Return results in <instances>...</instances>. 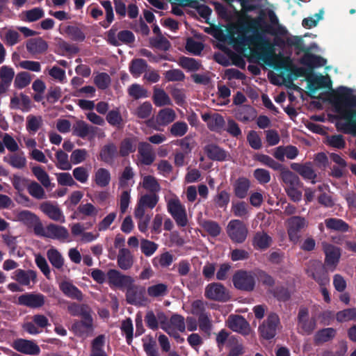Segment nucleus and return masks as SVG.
<instances>
[{"label": "nucleus", "instance_id": "obj_1", "mask_svg": "<svg viewBox=\"0 0 356 356\" xmlns=\"http://www.w3.org/2000/svg\"><path fill=\"white\" fill-rule=\"evenodd\" d=\"M267 16L268 22L266 19L252 17L245 14L244 19L246 22L240 19L237 26H234L238 33L237 38H234V33H231V31L229 30L230 39L236 49H243L252 45L257 50V57L264 62L273 55L275 50L274 44L266 35H284L286 33V29L280 24L279 19L274 10H267Z\"/></svg>", "mask_w": 356, "mask_h": 356}, {"label": "nucleus", "instance_id": "obj_2", "mask_svg": "<svg viewBox=\"0 0 356 356\" xmlns=\"http://www.w3.org/2000/svg\"><path fill=\"white\" fill-rule=\"evenodd\" d=\"M330 102L346 122L337 127L338 129L346 134L356 135V95L353 90L339 86L330 96Z\"/></svg>", "mask_w": 356, "mask_h": 356}, {"label": "nucleus", "instance_id": "obj_3", "mask_svg": "<svg viewBox=\"0 0 356 356\" xmlns=\"http://www.w3.org/2000/svg\"><path fill=\"white\" fill-rule=\"evenodd\" d=\"M192 314L197 318L200 330L209 337L213 327L212 320L210 313L207 311L202 300H197L193 302Z\"/></svg>", "mask_w": 356, "mask_h": 356}, {"label": "nucleus", "instance_id": "obj_4", "mask_svg": "<svg viewBox=\"0 0 356 356\" xmlns=\"http://www.w3.org/2000/svg\"><path fill=\"white\" fill-rule=\"evenodd\" d=\"M234 286L240 291L251 292L256 285L255 273L245 270H238L232 276Z\"/></svg>", "mask_w": 356, "mask_h": 356}, {"label": "nucleus", "instance_id": "obj_5", "mask_svg": "<svg viewBox=\"0 0 356 356\" xmlns=\"http://www.w3.org/2000/svg\"><path fill=\"white\" fill-rule=\"evenodd\" d=\"M286 223L289 240L297 243L301 237V233L307 227L308 221L304 217L293 216L289 218Z\"/></svg>", "mask_w": 356, "mask_h": 356}, {"label": "nucleus", "instance_id": "obj_6", "mask_svg": "<svg viewBox=\"0 0 356 356\" xmlns=\"http://www.w3.org/2000/svg\"><path fill=\"white\" fill-rule=\"evenodd\" d=\"M204 296L211 300L225 302L230 299L229 291L220 282H212L205 287Z\"/></svg>", "mask_w": 356, "mask_h": 356}, {"label": "nucleus", "instance_id": "obj_7", "mask_svg": "<svg viewBox=\"0 0 356 356\" xmlns=\"http://www.w3.org/2000/svg\"><path fill=\"white\" fill-rule=\"evenodd\" d=\"M298 326L300 329V333L310 335L316 327L317 320L316 316L309 318V309L301 307L298 314Z\"/></svg>", "mask_w": 356, "mask_h": 356}, {"label": "nucleus", "instance_id": "obj_8", "mask_svg": "<svg viewBox=\"0 0 356 356\" xmlns=\"http://www.w3.org/2000/svg\"><path fill=\"white\" fill-rule=\"evenodd\" d=\"M167 209L179 227H183L187 225L188 218L186 209L179 199L170 200L167 204Z\"/></svg>", "mask_w": 356, "mask_h": 356}, {"label": "nucleus", "instance_id": "obj_9", "mask_svg": "<svg viewBox=\"0 0 356 356\" xmlns=\"http://www.w3.org/2000/svg\"><path fill=\"white\" fill-rule=\"evenodd\" d=\"M227 232L233 242L242 243L247 238L248 230L243 221L236 219L229 222Z\"/></svg>", "mask_w": 356, "mask_h": 356}, {"label": "nucleus", "instance_id": "obj_10", "mask_svg": "<svg viewBox=\"0 0 356 356\" xmlns=\"http://www.w3.org/2000/svg\"><path fill=\"white\" fill-rule=\"evenodd\" d=\"M280 323V318L277 314L270 313L268 314L266 319L259 326L261 336L267 340L274 338Z\"/></svg>", "mask_w": 356, "mask_h": 356}, {"label": "nucleus", "instance_id": "obj_11", "mask_svg": "<svg viewBox=\"0 0 356 356\" xmlns=\"http://www.w3.org/2000/svg\"><path fill=\"white\" fill-rule=\"evenodd\" d=\"M12 347L17 352L25 355H38L40 353V348L36 343L25 339L14 340Z\"/></svg>", "mask_w": 356, "mask_h": 356}, {"label": "nucleus", "instance_id": "obj_12", "mask_svg": "<svg viewBox=\"0 0 356 356\" xmlns=\"http://www.w3.org/2000/svg\"><path fill=\"white\" fill-rule=\"evenodd\" d=\"M44 302L45 296L42 293H26L17 299L18 305L33 309L42 307Z\"/></svg>", "mask_w": 356, "mask_h": 356}, {"label": "nucleus", "instance_id": "obj_13", "mask_svg": "<svg viewBox=\"0 0 356 356\" xmlns=\"http://www.w3.org/2000/svg\"><path fill=\"white\" fill-rule=\"evenodd\" d=\"M126 301L133 305L142 304L145 300L144 287L134 284V282L127 286Z\"/></svg>", "mask_w": 356, "mask_h": 356}, {"label": "nucleus", "instance_id": "obj_14", "mask_svg": "<svg viewBox=\"0 0 356 356\" xmlns=\"http://www.w3.org/2000/svg\"><path fill=\"white\" fill-rule=\"evenodd\" d=\"M72 330L79 337L88 336L89 333L93 331L92 315L84 316L80 321H75L72 325Z\"/></svg>", "mask_w": 356, "mask_h": 356}, {"label": "nucleus", "instance_id": "obj_15", "mask_svg": "<svg viewBox=\"0 0 356 356\" xmlns=\"http://www.w3.org/2000/svg\"><path fill=\"white\" fill-rule=\"evenodd\" d=\"M107 277L109 285L118 288L127 287L128 284L134 282L131 276L123 275L115 269H110L107 273Z\"/></svg>", "mask_w": 356, "mask_h": 356}, {"label": "nucleus", "instance_id": "obj_16", "mask_svg": "<svg viewBox=\"0 0 356 356\" xmlns=\"http://www.w3.org/2000/svg\"><path fill=\"white\" fill-rule=\"evenodd\" d=\"M307 88L311 94L316 93L319 89L330 88L332 87L331 81L330 79L327 81V78L323 75L317 76L312 74L310 76L307 77Z\"/></svg>", "mask_w": 356, "mask_h": 356}, {"label": "nucleus", "instance_id": "obj_17", "mask_svg": "<svg viewBox=\"0 0 356 356\" xmlns=\"http://www.w3.org/2000/svg\"><path fill=\"white\" fill-rule=\"evenodd\" d=\"M227 326L232 331L243 334H247L249 332L248 322L240 315H230L228 318Z\"/></svg>", "mask_w": 356, "mask_h": 356}, {"label": "nucleus", "instance_id": "obj_18", "mask_svg": "<svg viewBox=\"0 0 356 356\" xmlns=\"http://www.w3.org/2000/svg\"><path fill=\"white\" fill-rule=\"evenodd\" d=\"M40 210L50 219L60 222H65V216L57 205H54L49 202H45L40 204Z\"/></svg>", "mask_w": 356, "mask_h": 356}, {"label": "nucleus", "instance_id": "obj_19", "mask_svg": "<svg viewBox=\"0 0 356 356\" xmlns=\"http://www.w3.org/2000/svg\"><path fill=\"white\" fill-rule=\"evenodd\" d=\"M138 152L140 163L145 165H150L155 160V154L152 146L147 142H140L138 144Z\"/></svg>", "mask_w": 356, "mask_h": 356}, {"label": "nucleus", "instance_id": "obj_20", "mask_svg": "<svg viewBox=\"0 0 356 356\" xmlns=\"http://www.w3.org/2000/svg\"><path fill=\"white\" fill-rule=\"evenodd\" d=\"M204 152L209 159L216 161H226L228 156L227 152L223 148L214 143L205 145Z\"/></svg>", "mask_w": 356, "mask_h": 356}, {"label": "nucleus", "instance_id": "obj_21", "mask_svg": "<svg viewBox=\"0 0 356 356\" xmlns=\"http://www.w3.org/2000/svg\"><path fill=\"white\" fill-rule=\"evenodd\" d=\"M300 63L307 66L311 73L314 68L324 66L326 63V60L320 56L308 51L300 58Z\"/></svg>", "mask_w": 356, "mask_h": 356}, {"label": "nucleus", "instance_id": "obj_22", "mask_svg": "<svg viewBox=\"0 0 356 356\" xmlns=\"http://www.w3.org/2000/svg\"><path fill=\"white\" fill-rule=\"evenodd\" d=\"M13 278L20 285L29 286L31 281L33 283L36 282L37 274L33 270H25L23 269H17L14 273Z\"/></svg>", "mask_w": 356, "mask_h": 356}, {"label": "nucleus", "instance_id": "obj_23", "mask_svg": "<svg viewBox=\"0 0 356 356\" xmlns=\"http://www.w3.org/2000/svg\"><path fill=\"white\" fill-rule=\"evenodd\" d=\"M291 168L301 175L303 179L312 180L313 184L315 183L314 179L316 178V174L313 170L310 162L305 164L293 163H291Z\"/></svg>", "mask_w": 356, "mask_h": 356}, {"label": "nucleus", "instance_id": "obj_24", "mask_svg": "<svg viewBox=\"0 0 356 356\" xmlns=\"http://www.w3.org/2000/svg\"><path fill=\"white\" fill-rule=\"evenodd\" d=\"M134 262V255L129 249L122 248L119 250L117 263L120 269L123 270L130 269L133 266Z\"/></svg>", "mask_w": 356, "mask_h": 356}, {"label": "nucleus", "instance_id": "obj_25", "mask_svg": "<svg viewBox=\"0 0 356 356\" xmlns=\"http://www.w3.org/2000/svg\"><path fill=\"white\" fill-rule=\"evenodd\" d=\"M250 181L245 177H238L233 184V190L234 195L239 199H244L248 194L250 188Z\"/></svg>", "mask_w": 356, "mask_h": 356}, {"label": "nucleus", "instance_id": "obj_26", "mask_svg": "<svg viewBox=\"0 0 356 356\" xmlns=\"http://www.w3.org/2000/svg\"><path fill=\"white\" fill-rule=\"evenodd\" d=\"M74 134L81 138L88 136H94L96 134L97 127L89 125L85 121L78 120L74 125Z\"/></svg>", "mask_w": 356, "mask_h": 356}, {"label": "nucleus", "instance_id": "obj_27", "mask_svg": "<svg viewBox=\"0 0 356 356\" xmlns=\"http://www.w3.org/2000/svg\"><path fill=\"white\" fill-rule=\"evenodd\" d=\"M118 152L116 145L113 143L105 145L99 152V158L101 161L105 163L111 165L114 162L115 159L118 156Z\"/></svg>", "mask_w": 356, "mask_h": 356}, {"label": "nucleus", "instance_id": "obj_28", "mask_svg": "<svg viewBox=\"0 0 356 356\" xmlns=\"http://www.w3.org/2000/svg\"><path fill=\"white\" fill-rule=\"evenodd\" d=\"M47 238L65 241L69 237L68 230L63 226L51 223L47 226Z\"/></svg>", "mask_w": 356, "mask_h": 356}, {"label": "nucleus", "instance_id": "obj_29", "mask_svg": "<svg viewBox=\"0 0 356 356\" xmlns=\"http://www.w3.org/2000/svg\"><path fill=\"white\" fill-rule=\"evenodd\" d=\"M324 251L325 254V264L327 266H333L334 268H335L340 259V249L332 245H328L325 248Z\"/></svg>", "mask_w": 356, "mask_h": 356}, {"label": "nucleus", "instance_id": "obj_30", "mask_svg": "<svg viewBox=\"0 0 356 356\" xmlns=\"http://www.w3.org/2000/svg\"><path fill=\"white\" fill-rule=\"evenodd\" d=\"M60 291L67 297L78 300L83 299V293L76 286L67 281L62 282L59 285Z\"/></svg>", "mask_w": 356, "mask_h": 356}, {"label": "nucleus", "instance_id": "obj_31", "mask_svg": "<svg viewBox=\"0 0 356 356\" xmlns=\"http://www.w3.org/2000/svg\"><path fill=\"white\" fill-rule=\"evenodd\" d=\"M26 47L31 54H42L47 49L48 44L42 38H38L29 40Z\"/></svg>", "mask_w": 356, "mask_h": 356}, {"label": "nucleus", "instance_id": "obj_32", "mask_svg": "<svg viewBox=\"0 0 356 356\" xmlns=\"http://www.w3.org/2000/svg\"><path fill=\"white\" fill-rule=\"evenodd\" d=\"M3 161L8 163L13 168L22 169L26 165V159L24 152L14 153L3 157Z\"/></svg>", "mask_w": 356, "mask_h": 356}, {"label": "nucleus", "instance_id": "obj_33", "mask_svg": "<svg viewBox=\"0 0 356 356\" xmlns=\"http://www.w3.org/2000/svg\"><path fill=\"white\" fill-rule=\"evenodd\" d=\"M136 149V138L127 137L124 138L120 144L119 154L122 157H126Z\"/></svg>", "mask_w": 356, "mask_h": 356}, {"label": "nucleus", "instance_id": "obj_34", "mask_svg": "<svg viewBox=\"0 0 356 356\" xmlns=\"http://www.w3.org/2000/svg\"><path fill=\"white\" fill-rule=\"evenodd\" d=\"M327 229L339 232H346L349 229L347 222L340 218H329L324 221Z\"/></svg>", "mask_w": 356, "mask_h": 356}, {"label": "nucleus", "instance_id": "obj_35", "mask_svg": "<svg viewBox=\"0 0 356 356\" xmlns=\"http://www.w3.org/2000/svg\"><path fill=\"white\" fill-rule=\"evenodd\" d=\"M144 351L147 356H159L156 339L150 334L145 336L143 339Z\"/></svg>", "mask_w": 356, "mask_h": 356}, {"label": "nucleus", "instance_id": "obj_36", "mask_svg": "<svg viewBox=\"0 0 356 356\" xmlns=\"http://www.w3.org/2000/svg\"><path fill=\"white\" fill-rule=\"evenodd\" d=\"M111 173L108 170L100 168L95 172L93 180L97 186L104 188L109 185L111 181Z\"/></svg>", "mask_w": 356, "mask_h": 356}, {"label": "nucleus", "instance_id": "obj_37", "mask_svg": "<svg viewBox=\"0 0 356 356\" xmlns=\"http://www.w3.org/2000/svg\"><path fill=\"white\" fill-rule=\"evenodd\" d=\"M280 179L284 184L285 188L298 187L300 183L298 176L287 168L280 173Z\"/></svg>", "mask_w": 356, "mask_h": 356}, {"label": "nucleus", "instance_id": "obj_38", "mask_svg": "<svg viewBox=\"0 0 356 356\" xmlns=\"http://www.w3.org/2000/svg\"><path fill=\"white\" fill-rule=\"evenodd\" d=\"M175 117L176 115L174 110L165 108L159 111L156 118V122L159 125L165 126L173 122Z\"/></svg>", "mask_w": 356, "mask_h": 356}, {"label": "nucleus", "instance_id": "obj_39", "mask_svg": "<svg viewBox=\"0 0 356 356\" xmlns=\"http://www.w3.org/2000/svg\"><path fill=\"white\" fill-rule=\"evenodd\" d=\"M272 238L265 232H257L252 240V245L258 250H266L270 247Z\"/></svg>", "mask_w": 356, "mask_h": 356}, {"label": "nucleus", "instance_id": "obj_40", "mask_svg": "<svg viewBox=\"0 0 356 356\" xmlns=\"http://www.w3.org/2000/svg\"><path fill=\"white\" fill-rule=\"evenodd\" d=\"M105 344L104 334H99L91 343L90 356H108L104 350Z\"/></svg>", "mask_w": 356, "mask_h": 356}, {"label": "nucleus", "instance_id": "obj_41", "mask_svg": "<svg viewBox=\"0 0 356 356\" xmlns=\"http://www.w3.org/2000/svg\"><path fill=\"white\" fill-rule=\"evenodd\" d=\"M336 330L332 327L323 328L318 330L314 336L316 345L332 340L336 335Z\"/></svg>", "mask_w": 356, "mask_h": 356}, {"label": "nucleus", "instance_id": "obj_42", "mask_svg": "<svg viewBox=\"0 0 356 356\" xmlns=\"http://www.w3.org/2000/svg\"><path fill=\"white\" fill-rule=\"evenodd\" d=\"M68 312L73 316H81V318L91 314L90 307L86 304L79 305L72 302L67 306Z\"/></svg>", "mask_w": 356, "mask_h": 356}, {"label": "nucleus", "instance_id": "obj_43", "mask_svg": "<svg viewBox=\"0 0 356 356\" xmlns=\"http://www.w3.org/2000/svg\"><path fill=\"white\" fill-rule=\"evenodd\" d=\"M147 63L143 58H134L129 65V72L134 77H139L144 72L146 71Z\"/></svg>", "mask_w": 356, "mask_h": 356}, {"label": "nucleus", "instance_id": "obj_44", "mask_svg": "<svg viewBox=\"0 0 356 356\" xmlns=\"http://www.w3.org/2000/svg\"><path fill=\"white\" fill-rule=\"evenodd\" d=\"M152 99L156 106H163L171 104V100L164 90L154 88Z\"/></svg>", "mask_w": 356, "mask_h": 356}, {"label": "nucleus", "instance_id": "obj_45", "mask_svg": "<svg viewBox=\"0 0 356 356\" xmlns=\"http://www.w3.org/2000/svg\"><path fill=\"white\" fill-rule=\"evenodd\" d=\"M127 92L130 97L136 100L142 98H147L149 97L147 90L138 83L131 84L128 88Z\"/></svg>", "mask_w": 356, "mask_h": 356}, {"label": "nucleus", "instance_id": "obj_46", "mask_svg": "<svg viewBox=\"0 0 356 356\" xmlns=\"http://www.w3.org/2000/svg\"><path fill=\"white\" fill-rule=\"evenodd\" d=\"M225 126L224 118L219 113H213L212 118L208 124V128L211 131L220 133Z\"/></svg>", "mask_w": 356, "mask_h": 356}, {"label": "nucleus", "instance_id": "obj_47", "mask_svg": "<svg viewBox=\"0 0 356 356\" xmlns=\"http://www.w3.org/2000/svg\"><path fill=\"white\" fill-rule=\"evenodd\" d=\"M179 65L182 68L191 72L197 71L201 67V63L196 59L186 56L179 58Z\"/></svg>", "mask_w": 356, "mask_h": 356}, {"label": "nucleus", "instance_id": "obj_48", "mask_svg": "<svg viewBox=\"0 0 356 356\" xmlns=\"http://www.w3.org/2000/svg\"><path fill=\"white\" fill-rule=\"evenodd\" d=\"M47 255L49 262L54 268L57 269L62 268L64 264V259L56 249H49Z\"/></svg>", "mask_w": 356, "mask_h": 356}, {"label": "nucleus", "instance_id": "obj_49", "mask_svg": "<svg viewBox=\"0 0 356 356\" xmlns=\"http://www.w3.org/2000/svg\"><path fill=\"white\" fill-rule=\"evenodd\" d=\"M106 120L113 127L118 129L123 127V119L118 108L109 111L106 115Z\"/></svg>", "mask_w": 356, "mask_h": 356}, {"label": "nucleus", "instance_id": "obj_50", "mask_svg": "<svg viewBox=\"0 0 356 356\" xmlns=\"http://www.w3.org/2000/svg\"><path fill=\"white\" fill-rule=\"evenodd\" d=\"M287 44L289 46L294 47L295 49L297 50V54L300 52H303L304 54L308 51H311L312 47H306L304 44V40L300 36H294L292 38L287 39Z\"/></svg>", "mask_w": 356, "mask_h": 356}, {"label": "nucleus", "instance_id": "obj_51", "mask_svg": "<svg viewBox=\"0 0 356 356\" xmlns=\"http://www.w3.org/2000/svg\"><path fill=\"white\" fill-rule=\"evenodd\" d=\"M32 172L44 187L49 188L51 186L49 176L41 166L33 167Z\"/></svg>", "mask_w": 356, "mask_h": 356}, {"label": "nucleus", "instance_id": "obj_52", "mask_svg": "<svg viewBox=\"0 0 356 356\" xmlns=\"http://www.w3.org/2000/svg\"><path fill=\"white\" fill-rule=\"evenodd\" d=\"M159 195L156 193H147L140 196L138 202L147 209H154L159 202Z\"/></svg>", "mask_w": 356, "mask_h": 356}, {"label": "nucleus", "instance_id": "obj_53", "mask_svg": "<svg viewBox=\"0 0 356 356\" xmlns=\"http://www.w3.org/2000/svg\"><path fill=\"white\" fill-rule=\"evenodd\" d=\"M43 120L41 116L29 115L26 118V129L29 132L35 134L42 127Z\"/></svg>", "mask_w": 356, "mask_h": 356}, {"label": "nucleus", "instance_id": "obj_54", "mask_svg": "<svg viewBox=\"0 0 356 356\" xmlns=\"http://www.w3.org/2000/svg\"><path fill=\"white\" fill-rule=\"evenodd\" d=\"M202 228L212 237H216L221 232V227L219 224L211 220H206L202 222Z\"/></svg>", "mask_w": 356, "mask_h": 356}, {"label": "nucleus", "instance_id": "obj_55", "mask_svg": "<svg viewBox=\"0 0 356 356\" xmlns=\"http://www.w3.org/2000/svg\"><path fill=\"white\" fill-rule=\"evenodd\" d=\"M142 186L150 193H156L161 189L156 179L152 175H146L143 177Z\"/></svg>", "mask_w": 356, "mask_h": 356}, {"label": "nucleus", "instance_id": "obj_56", "mask_svg": "<svg viewBox=\"0 0 356 356\" xmlns=\"http://www.w3.org/2000/svg\"><path fill=\"white\" fill-rule=\"evenodd\" d=\"M28 193L37 200L46 198L44 188L38 182L32 181L27 186Z\"/></svg>", "mask_w": 356, "mask_h": 356}, {"label": "nucleus", "instance_id": "obj_57", "mask_svg": "<svg viewBox=\"0 0 356 356\" xmlns=\"http://www.w3.org/2000/svg\"><path fill=\"white\" fill-rule=\"evenodd\" d=\"M232 211L235 216L245 218L249 213L248 204L244 201L233 202Z\"/></svg>", "mask_w": 356, "mask_h": 356}, {"label": "nucleus", "instance_id": "obj_58", "mask_svg": "<svg viewBox=\"0 0 356 356\" xmlns=\"http://www.w3.org/2000/svg\"><path fill=\"white\" fill-rule=\"evenodd\" d=\"M65 33L74 41L83 42L86 39L84 32L76 26L69 25L65 29Z\"/></svg>", "mask_w": 356, "mask_h": 356}, {"label": "nucleus", "instance_id": "obj_59", "mask_svg": "<svg viewBox=\"0 0 356 356\" xmlns=\"http://www.w3.org/2000/svg\"><path fill=\"white\" fill-rule=\"evenodd\" d=\"M31 81V74L25 71L17 73L15 78L14 86L17 89H22L29 86Z\"/></svg>", "mask_w": 356, "mask_h": 356}, {"label": "nucleus", "instance_id": "obj_60", "mask_svg": "<svg viewBox=\"0 0 356 356\" xmlns=\"http://www.w3.org/2000/svg\"><path fill=\"white\" fill-rule=\"evenodd\" d=\"M325 143L339 149H343L346 147V141L343 136L340 134L327 136L325 138Z\"/></svg>", "mask_w": 356, "mask_h": 356}, {"label": "nucleus", "instance_id": "obj_61", "mask_svg": "<svg viewBox=\"0 0 356 356\" xmlns=\"http://www.w3.org/2000/svg\"><path fill=\"white\" fill-rule=\"evenodd\" d=\"M152 111V104L149 102H145L136 108L134 115L140 119H147L151 115Z\"/></svg>", "mask_w": 356, "mask_h": 356}, {"label": "nucleus", "instance_id": "obj_62", "mask_svg": "<svg viewBox=\"0 0 356 356\" xmlns=\"http://www.w3.org/2000/svg\"><path fill=\"white\" fill-rule=\"evenodd\" d=\"M173 261V255L169 252L161 254L159 257H154L152 259V264L154 267L159 266L165 268L171 265Z\"/></svg>", "mask_w": 356, "mask_h": 356}, {"label": "nucleus", "instance_id": "obj_63", "mask_svg": "<svg viewBox=\"0 0 356 356\" xmlns=\"http://www.w3.org/2000/svg\"><path fill=\"white\" fill-rule=\"evenodd\" d=\"M57 163L56 165L58 168L63 170H69L72 168V165L68 161V155L60 149L56 153Z\"/></svg>", "mask_w": 356, "mask_h": 356}, {"label": "nucleus", "instance_id": "obj_64", "mask_svg": "<svg viewBox=\"0 0 356 356\" xmlns=\"http://www.w3.org/2000/svg\"><path fill=\"white\" fill-rule=\"evenodd\" d=\"M336 319L340 323L356 320V308H348L338 312L336 314Z\"/></svg>", "mask_w": 356, "mask_h": 356}]
</instances>
